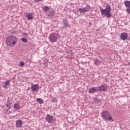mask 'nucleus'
<instances>
[{
    "instance_id": "nucleus-8",
    "label": "nucleus",
    "mask_w": 130,
    "mask_h": 130,
    "mask_svg": "<svg viewBox=\"0 0 130 130\" xmlns=\"http://www.w3.org/2000/svg\"><path fill=\"white\" fill-rule=\"evenodd\" d=\"M127 34L125 32H123L121 34L120 37L122 40H126V39L127 38Z\"/></svg>"
},
{
    "instance_id": "nucleus-2",
    "label": "nucleus",
    "mask_w": 130,
    "mask_h": 130,
    "mask_svg": "<svg viewBox=\"0 0 130 130\" xmlns=\"http://www.w3.org/2000/svg\"><path fill=\"white\" fill-rule=\"evenodd\" d=\"M100 11L101 12L102 16H106L107 18H109L111 17V14L110 12H111V7L109 5H107L106 9L103 8L100 9Z\"/></svg>"
},
{
    "instance_id": "nucleus-16",
    "label": "nucleus",
    "mask_w": 130,
    "mask_h": 130,
    "mask_svg": "<svg viewBox=\"0 0 130 130\" xmlns=\"http://www.w3.org/2000/svg\"><path fill=\"white\" fill-rule=\"evenodd\" d=\"M43 64H44L45 68H46V67H47V66H48V60H47V59L45 60L44 61Z\"/></svg>"
},
{
    "instance_id": "nucleus-23",
    "label": "nucleus",
    "mask_w": 130,
    "mask_h": 130,
    "mask_svg": "<svg viewBox=\"0 0 130 130\" xmlns=\"http://www.w3.org/2000/svg\"><path fill=\"white\" fill-rule=\"evenodd\" d=\"M19 64L20 67H24V66H25V63L23 61H21Z\"/></svg>"
},
{
    "instance_id": "nucleus-7",
    "label": "nucleus",
    "mask_w": 130,
    "mask_h": 130,
    "mask_svg": "<svg viewBox=\"0 0 130 130\" xmlns=\"http://www.w3.org/2000/svg\"><path fill=\"white\" fill-rule=\"evenodd\" d=\"M46 120L49 123H52L53 122V117L51 115H47L46 117Z\"/></svg>"
},
{
    "instance_id": "nucleus-22",
    "label": "nucleus",
    "mask_w": 130,
    "mask_h": 130,
    "mask_svg": "<svg viewBox=\"0 0 130 130\" xmlns=\"http://www.w3.org/2000/svg\"><path fill=\"white\" fill-rule=\"evenodd\" d=\"M63 26L64 27H68V26H69V23H68V21L66 20H64L63 21Z\"/></svg>"
},
{
    "instance_id": "nucleus-25",
    "label": "nucleus",
    "mask_w": 130,
    "mask_h": 130,
    "mask_svg": "<svg viewBox=\"0 0 130 130\" xmlns=\"http://www.w3.org/2000/svg\"><path fill=\"white\" fill-rule=\"evenodd\" d=\"M36 3H39V2H41V0H35Z\"/></svg>"
},
{
    "instance_id": "nucleus-4",
    "label": "nucleus",
    "mask_w": 130,
    "mask_h": 130,
    "mask_svg": "<svg viewBox=\"0 0 130 130\" xmlns=\"http://www.w3.org/2000/svg\"><path fill=\"white\" fill-rule=\"evenodd\" d=\"M58 39V35L57 34L52 33L49 36V40L52 43H54Z\"/></svg>"
},
{
    "instance_id": "nucleus-19",
    "label": "nucleus",
    "mask_w": 130,
    "mask_h": 130,
    "mask_svg": "<svg viewBox=\"0 0 130 130\" xmlns=\"http://www.w3.org/2000/svg\"><path fill=\"white\" fill-rule=\"evenodd\" d=\"M37 102H38L39 103H40V104H42V103H43V100L41 99H37Z\"/></svg>"
},
{
    "instance_id": "nucleus-12",
    "label": "nucleus",
    "mask_w": 130,
    "mask_h": 130,
    "mask_svg": "<svg viewBox=\"0 0 130 130\" xmlns=\"http://www.w3.org/2000/svg\"><path fill=\"white\" fill-rule=\"evenodd\" d=\"M26 17L28 20H32L34 18V14L33 13H29L26 15Z\"/></svg>"
},
{
    "instance_id": "nucleus-26",
    "label": "nucleus",
    "mask_w": 130,
    "mask_h": 130,
    "mask_svg": "<svg viewBox=\"0 0 130 130\" xmlns=\"http://www.w3.org/2000/svg\"><path fill=\"white\" fill-rule=\"evenodd\" d=\"M52 15L53 16L54 15V12L53 13Z\"/></svg>"
},
{
    "instance_id": "nucleus-15",
    "label": "nucleus",
    "mask_w": 130,
    "mask_h": 130,
    "mask_svg": "<svg viewBox=\"0 0 130 130\" xmlns=\"http://www.w3.org/2000/svg\"><path fill=\"white\" fill-rule=\"evenodd\" d=\"M93 103H100V100L98 99V98H96L94 99H93Z\"/></svg>"
},
{
    "instance_id": "nucleus-6",
    "label": "nucleus",
    "mask_w": 130,
    "mask_h": 130,
    "mask_svg": "<svg viewBox=\"0 0 130 130\" xmlns=\"http://www.w3.org/2000/svg\"><path fill=\"white\" fill-rule=\"evenodd\" d=\"M99 89V91H103V92H105V91H107V89H108V87L107 86V84H104L101 86L98 87Z\"/></svg>"
},
{
    "instance_id": "nucleus-13",
    "label": "nucleus",
    "mask_w": 130,
    "mask_h": 130,
    "mask_svg": "<svg viewBox=\"0 0 130 130\" xmlns=\"http://www.w3.org/2000/svg\"><path fill=\"white\" fill-rule=\"evenodd\" d=\"M10 82H11V80H8L7 81H5L4 88H7V87H8L9 85H10Z\"/></svg>"
},
{
    "instance_id": "nucleus-14",
    "label": "nucleus",
    "mask_w": 130,
    "mask_h": 130,
    "mask_svg": "<svg viewBox=\"0 0 130 130\" xmlns=\"http://www.w3.org/2000/svg\"><path fill=\"white\" fill-rule=\"evenodd\" d=\"M14 107L16 110H19L20 109V105L19 104H14Z\"/></svg>"
},
{
    "instance_id": "nucleus-3",
    "label": "nucleus",
    "mask_w": 130,
    "mask_h": 130,
    "mask_svg": "<svg viewBox=\"0 0 130 130\" xmlns=\"http://www.w3.org/2000/svg\"><path fill=\"white\" fill-rule=\"evenodd\" d=\"M102 115L103 116V118H104L105 120H107L108 121H113L112 116H111V115H110L108 111H105L103 112Z\"/></svg>"
},
{
    "instance_id": "nucleus-1",
    "label": "nucleus",
    "mask_w": 130,
    "mask_h": 130,
    "mask_svg": "<svg viewBox=\"0 0 130 130\" xmlns=\"http://www.w3.org/2000/svg\"><path fill=\"white\" fill-rule=\"evenodd\" d=\"M17 38L14 36H9L6 40V45L10 47H14L17 44Z\"/></svg>"
},
{
    "instance_id": "nucleus-9",
    "label": "nucleus",
    "mask_w": 130,
    "mask_h": 130,
    "mask_svg": "<svg viewBox=\"0 0 130 130\" xmlns=\"http://www.w3.org/2000/svg\"><path fill=\"white\" fill-rule=\"evenodd\" d=\"M31 89L32 92H34V91H38V90H39V85L35 84L31 87Z\"/></svg>"
},
{
    "instance_id": "nucleus-5",
    "label": "nucleus",
    "mask_w": 130,
    "mask_h": 130,
    "mask_svg": "<svg viewBox=\"0 0 130 130\" xmlns=\"http://www.w3.org/2000/svg\"><path fill=\"white\" fill-rule=\"evenodd\" d=\"M89 10H90V6H87L83 9H79L77 12H79V13H85V12H89Z\"/></svg>"
},
{
    "instance_id": "nucleus-10",
    "label": "nucleus",
    "mask_w": 130,
    "mask_h": 130,
    "mask_svg": "<svg viewBox=\"0 0 130 130\" xmlns=\"http://www.w3.org/2000/svg\"><path fill=\"white\" fill-rule=\"evenodd\" d=\"M98 91H99V89H98V87H92L89 90V93L92 94V93H94V92H98Z\"/></svg>"
},
{
    "instance_id": "nucleus-18",
    "label": "nucleus",
    "mask_w": 130,
    "mask_h": 130,
    "mask_svg": "<svg viewBox=\"0 0 130 130\" xmlns=\"http://www.w3.org/2000/svg\"><path fill=\"white\" fill-rule=\"evenodd\" d=\"M43 10L45 12H48L49 11V7L48 6H44L43 7Z\"/></svg>"
},
{
    "instance_id": "nucleus-11",
    "label": "nucleus",
    "mask_w": 130,
    "mask_h": 130,
    "mask_svg": "<svg viewBox=\"0 0 130 130\" xmlns=\"http://www.w3.org/2000/svg\"><path fill=\"white\" fill-rule=\"evenodd\" d=\"M23 125V121L22 120H18L16 122V127H21L22 125Z\"/></svg>"
},
{
    "instance_id": "nucleus-17",
    "label": "nucleus",
    "mask_w": 130,
    "mask_h": 130,
    "mask_svg": "<svg viewBox=\"0 0 130 130\" xmlns=\"http://www.w3.org/2000/svg\"><path fill=\"white\" fill-rule=\"evenodd\" d=\"M124 5L126 7L129 8L130 7V2L129 1H125L124 2Z\"/></svg>"
},
{
    "instance_id": "nucleus-27",
    "label": "nucleus",
    "mask_w": 130,
    "mask_h": 130,
    "mask_svg": "<svg viewBox=\"0 0 130 130\" xmlns=\"http://www.w3.org/2000/svg\"><path fill=\"white\" fill-rule=\"evenodd\" d=\"M69 52H70V53H72V51H69Z\"/></svg>"
},
{
    "instance_id": "nucleus-21",
    "label": "nucleus",
    "mask_w": 130,
    "mask_h": 130,
    "mask_svg": "<svg viewBox=\"0 0 130 130\" xmlns=\"http://www.w3.org/2000/svg\"><path fill=\"white\" fill-rule=\"evenodd\" d=\"M101 63V61L99 60H96L94 62V64H96V66H98V64H100Z\"/></svg>"
},
{
    "instance_id": "nucleus-20",
    "label": "nucleus",
    "mask_w": 130,
    "mask_h": 130,
    "mask_svg": "<svg viewBox=\"0 0 130 130\" xmlns=\"http://www.w3.org/2000/svg\"><path fill=\"white\" fill-rule=\"evenodd\" d=\"M21 41H22V42H23L24 43H27V42H28V40H27V39L26 38H21Z\"/></svg>"
},
{
    "instance_id": "nucleus-24",
    "label": "nucleus",
    "mask_w": 130,
    "mask_h": 130,
    "mask_svg": "<svg viewBox=\"0 0 130 130\" xmlns=\"http://www.w3.org/2000/svg\"><path fill=\"white\" fill-rule=\"evenodd\" d=\"M126 11L127 13H129V14H130V7L127 8Z\"/></svg>"
}]
</instances>
